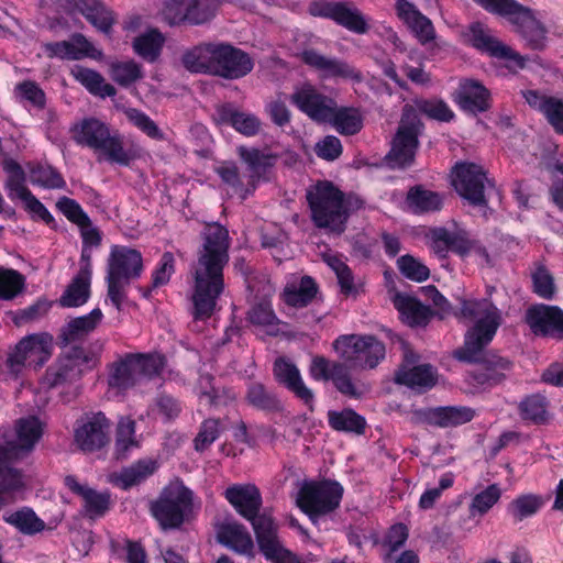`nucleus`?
<instances>
[{"mask_svg": "<svg viewBox=\"0 0 563 563\" xmlns=\"http://www.w3.org/2000/svg\"><path fill=\"white\" fill-rule=\"evenodd\" d=\"M164 367V357L158 354H126L111 365L108 384L110 387L125 390L159 375Z\"/></svg>", "mask_w": 563, "mask_h": 563, "instance_id": "6", "label": "nucleus"}, {"mask_svg": "<svg viewBox=\"0 0 563 563\" xmlns=\"http://www.w3.org/2000/svg\"><path fill=\"white\" fill-rule=\"evenodd\" d=\"M164 37L157 30H151L133 41V48L137 55L148 62H154L159 56Z\"/></svg>", "mask_w": 563, "mask_h": 563, "instance_id": "51", "label": "nucleus"}, {"mask_svg": "<svg viewBox=\"0 0 563 563\" xmlns=\"http://www.w3.org/2000/svg\"><path fill=\"white\" fill-rule=\"evenodd\" d=\"M124 113L131 123H133L150 137L156 140L163 137V133L158 129L157 124L144 112L135 108H129L124 111Z\"/></svg>", "mask_w": 563, "mask_h": 563, "instance_id": "63", "label": "nucleus"}, {"mask_svg": "<svg viewBox=\"0 0 563 563\" xmlns=\"http://www.w3.org/2000/svg\"><path fill=\"white\" fill-rule=\"evenodd\" d=\"M143 77L139 64L133 60L112 64L111 78L120 86L128 87Z\"/></svg>", "mask_w": 563, "mask_h": 563, "instance_id": "60", "label": "nucleus"}, {"mask_svg": "<svg viewBox=\"0 0 563 563\" xmlns=\"http://www.w3.org/2000/svg\"><path fill=\"white\" fill-rule=\"evenodd\" d=\"M261 552L275 563H301L290 551L284 548L278 537V526L267 514H260L250 520Z\"/></svg>", "mask_w": 563, "mask_h": 563, "instance_id": "13", "label": "nucleus"}, {"mask_svg": "<svg viewBox=\"0 0 563 563\" xmlns=\"http://www.w3.org/2000/svg\"><path fill=\"white\" fill-rule=\"evenodd\" d=\"M418 108L423 114L433 120L449 122L454 118V113L446 102L440 99L423 100L418 103Z\"/></svg>", "mask_w": 563, "mask_h": 563, "instance_id": "64", "label": "nucleus"}, {"mask_svg": "<svg viewBox=\"0 0 563 563\" xmlns=\"http://www.w3.org/2000/svg\"><path fill=\"white\" fill-rule=\"evenodd\" d=\"M221 431L220 419H206L201 423L200 430L194 440L195 449L200 452L205 451L219 438Z\"/></svg>", "mask_w": 563, "mask_h": 563, "instance_id": "61", "label": "nucleus"}, {"mask_svg": "<svg viewBox=\"0 0 563 563\" xmlns=\"http://www.w3.org/2000/svg\"><path fill=\"white\" fill-rule=\"evenodd\" d=\"M136 423L131 417H121L115 429L114 456L125 460L130 453L140 446V438L135 432Z\"/></svg>", "mask_w": 563, "mask_h": 563, "instance_id": "36", "label": "nucleus"}, {"mask_svg": "<svg viewBox=\"0 0 563 563\" xmlns=\"http://www.w3.org/2000/svg\"><path fill=\"white\" fill-rule=\"evenodd\" d=\"M533 290L537 295L544 299H551L555 292L554 278L543 262L533 263L531 271Z\"/></svg>", "mask_w": 563, "mask_h": 563, "instance_id": "55", "label": "nucleus"}, {"mask_svg": "<svg viewBox=\"0 0 563 563\" xmlns=\"http://www.w3.org/2000/svg\"><path fill=\"white\" fill-rule=\"evenodd\" d=\"M195 3V0H166L162 11L163 18L169 25L189 23V8Z\"/></svg>", "mask_w": 563, "mask_h": 563, "instance_id": "57", "label": "nucleus"}, {"mask_svg": "<svg viewBox=\"0 0 563 563\" xmlns=\"http://www.w3.org/2000/svg\"><path fill=\"white\" fill-rule=\"evenodd\" d=\"M399 272L408 279L421 283L429 278L430 269L412 255L406 254L397 260Z\"/></svg>", "mask_w": 563, "mask_h": 563, "instance_id": "59", "label": "nucleus"}, {"mask_svg": "<svg viewBox=\"0 0 563 563\" xmlns=\"http://www.w3.org/2000/svg\"><path fill=\"white\" fill-rule=\"evenodd\" d=\"M393 302L399 311L401 320L410 327H426L433 316L429 307L406 294H395Z\"/></svg>", "mask_w": 563, "mask_h": 563, "instance_id": "34", "label": "nucleus"}, {"mask_svg": "<svg viewBox=\"0 0 563 563\" xmlns=\"http://www.w3.org/2000/svg\"><path fill=\"white\" fill-rule=\"evenodd\" d=\"M495 287L487 288L488 297L481 300H463L456 317L474 319L475 323L465 334V342L455 356L465 362L483 363V367L473 373L478 384L495 385L505 378V372L509 371L511 363L497 355H483V350L494 339L503 322L501 311L489 298Z\"/></svg>", "mask_w": 563, "mask_h": 563, "instance_id": "1", "label": "nucleus"}, {"mask_svg": "<svg viewBox=\"0 0 563 563\" xmlns=\"http://www.w3.org/2000/svg\"><path fill=\"white\" fill-rule=\"evenodd\" d=\"M329 122L342 135H354L363 128V118L354 108H335Z\"/></svg>", "mask_w": 563, "mask_h": 563, "instance_id": "50", "label": "nucleus"}, {"mask_svg": "<svg viewBox=\"0 0 563 563\" xmlns=\"http://www.w3.org/2000/svg\"><path fill=\"white\" fill-rule=\"evenodd\" d=\"M309 372L316 380H332L341 394L351 398H360L367 390L364 384L352 382L343 363H330L323 356L312 358Z\"/></svg>", "mask_w": 563, "mask_h": 563, "instance_id": "17", "label": "nucleus"}, {"mask_svg": "<svg viewBox=\"0 0 563 563\" xmlns=\"http://www.w3.org/2000/svg\"><path fill=\"white\" fill-rule=\"evenodd\" d=\"M90 279L89 277L85 278L80 274H77L60 297V306L78 307L84 305L89 298Z\"/></svg>", "mask_w": 563, "mask_h": 563, "instance_id": "52", "label": "nucleus"}, {"mask_svg": "<svg viewBox=\"0 0 563 563\" xmlns=\"http://www.w3.org/2000/svg\"><path fill=\"white\" fill-rule=\"evenodd\" d=\"M526 102L534 110L540 111L559 133L563 130V100L541 93L538 90H522Z\"/></svg>", "mask_w": 563, "mask_h": 563, "instance_id": "29", "label": "nucleus"}, {"mask_svg": "<svg viewBox=\"0 0 563 563\" xmlns=\"http://www.w3.org/2000/svg\"><path fill=\"white\" fill-rule=\"evenodd\" d=\"M43 434V423L34 416L21 418L16 422V440L9 446H0V467L15 470L13 460L29 454Z\"/></svg>", "mask_w": 563, "mask_h": 563, "instance_id": "14", "label": "nucleus"}, {"mask_svg": "<svg viewBox=\"0 0 563 563\" xmlns=\"http://www.w3.org/2000/svg\"><path fill=\"white\" fill-rule=\"evenodd\" d=\"M456 192L473 206H486V185L493 186L482 166L474 163H457L452 173Z\"/></svg>", "mask_w": 563, "mask_h": 563, "instance_id": "12", "label": "nucleus"}, {"mask_svg": "<svg viewBox=\"0 0 563 563\" xmlns=\"http://www.w3.org/2000/svg\"><path fill=\"white\" fill-rule=\"evenodd\" d=\"M53 338L47 333H35L20 340L8 354L5 366L9 374L18 378L26 366L40 367L52 355Z\"/></svg>", "mask_w": 563, "mask_h": 563, "instance_id": "9", "label": "nucleus"}, {"mask_svg": "<svg viewBox=\"0 0 563 563\" xmlns=\"http://www.w3.org/2000/svg\"><path fill=\"white\" fill-rule=\"evenodd\" d=\"M420 121H400L397 133L393 140L391 150L386 156L391 168H405L413 163L416 151L419 145L418 135Z\"/></svg>", "mask_w": 563, "mask_h": 563, "instance_id": "16", "label": "nucleus"}, {"mask_svg": "<svg viewBox=\"0 0 563 563\" xmlns=\"http://www.w3.org/2000/svg\"><path fill=\"white\" fill-rule=\"evenodd\" d=\"M156 470V463L151 460H140L129 467L123 468L115 476V484L128 489L145 481Z\"/></svg>", "mask_w": 563, "mask_h": 563, "instance_id": "47", "label": "nucleus"}, {"mask_svg": "<svg viewBox=\"0 0 563 563\" xmlns=\"http://www.w3.org/2000/svg\"><path fill=\"white\" fill-rule=\"evenodd\" d=\"M74 140L77 144L102 151L109 162L128 166L135 154L123 147L119 133H111L109 126L98 119H85L75 128Z\"/></svg>", "mask_w": 563, "mask_h": 563, "instance_id": "5", "label": "nucleus"}, {"mask_svg": "<svg viewBox=\"0 0 563 563\" xmlns=\"http://www.w3.org/2000/svg\"><path fill=\"white\" fill-rule=\"evenodd\" d=\"M66 486L75 494L79 495L84 501V514L90 519L104 516L110 508V494L108 492H97L87 485H81L74 476L65 478Z\"/></svg>", "mask_w": 563, "mask_h": 563, "instance_id": "28", "label": "nucleus"}, {"mask_svg": "<svg viewBox=\"0 0 563 563\" xmlns=\"http://www.w3.org/2000/svg\"><path fill=\"white\" fill-rule=\"evenodd\" d=\"M509 22L516 27V32L520 34L529 48L543 51L547 47V29L534 18L530 9L521 5Z\"/></svg>", "mask_w": 563, "mask_h": 563, "instance_id": "25", "label": "nucleus"}, {"mask_svg": "<svg viewBox=\"0 0 563 563\" xmlns=\"http://www.w3.org/2000/svg\"><path fill=\"white\" fill-rule=\"evenodd\" d=\"M343 488L336 482L305 483L297 497L298 507L312 520L335 510L342 499Z\"/></svg>", "mask_w": 563, "mask_h": 563, "instance_id": "10", "label": "nucleus"}, {"mask_svg": "<svg viewBox=\"0 0 563 563\" xmlns=\"http://www.w3.org/2000/svg\"><path fill=\"white\" fill-rule=\"evenodd\" d=\"M429 236L433 251L441 256H444L449 250L464 256L473 249V241L467 238L465 231L451 232L445 228H434Z\"/></svg>", "mask_w": 563, "mask_h": 563, "instance_id": "31", "label": "nucleus"}, {"mask_svg": "<svg viewBox=\"0 0 563 563\" xmlns=\"http://www.w3.org/2000/svg\"><path fill=\"white\" fill-rule=\"evenodd\" d=\"M453 100L464 112L473 115L490 109V93L476 79H462L453 93Z\"/></svg>", "mask_w": 563, "mask_h": 563, "instance_id": "24", "label": "nucleus"}, {"mask_svg": "<svg viewBox=\"0 0 563 563\" xmlns=\"http://www.w3.org/2000/svg\"><path fill=\"white\" fill-rule=\"evenodd\" d=\"M542 501L534 495H523L516 498L509 506L515 519L522 520L534 515L541 507Z\"/></svg>", "mask_w": 563, "mask_h": 563, "instance_id": "62", "label": "nucleus"}, {"mask_svg": "<svg viewBox=\"0 0 563 563\" xmlns=\"http://www.w3.org/2000/svg\"><path fill=\"white\" fill-rule=\"evenodd\" d=\"M238 154L246 164L253 181L255 179H260L271 167L275 165L278 158L276 154L271 152L246 146H239Z\"/></svg>", "mask_w": 563, "mask_h": 563, "instance_id": "39", "label": "nucleus"}, {"mask_svg": "<svg viewBox=\"0 0 563 563\" xmlns=\"http://www.w3.org/2000/svg\"><path fill=\"white\" fill-rule=\"evenodd\" d=\"M3 170L8 174L5 180V189L10 199H24L31 194L25 186L26 175L21 165L11 157H4L2 163Z\"/></svg>", "mask_w": 563, "mask_h": 563, "instance_id": "43", "label": "nucleus"}, {"mask_svg": "<svg viewBox=\"0 0 563 563\" xmlns=\"http://www.w3.org/2000/svg\"><path fill=\"white\" fill-rule=\"evenodd\" d=\"M228 501L235 510L246 520H252L260 515L262 506V496L255 485H233L225 489L224 493Z\"/></svg>", "mask_w": 563, "mask_h": 563, "instance_id": "27", "label": "nucleus"}, {"mask_svg": "<svg viewBox=\"0 0 563 563\" xmlns=\"http://www.w3.org/2000/svg\"><path fill=\"white\" fill-rule=\"evenodd\" d=\"M25 279L22 274L11 268H0V298L11 300L22 292Z\"/></svg>", "mask_w": 563, "mask_h": 563, "instance_id": "56", "label": "nucleus"}, {"mask_svg": "<svg viewBox=\"0 0 563 563\" xmlns=\"http://www.w3.org/2000/svg\"><path fill=\"white\" fill-rule=\"evenodd\" d=\"M245 399L250 406L261 411L268 413H279L284 411V404L279 397L258 382L249 385Z\"/></svg>", "mask_w": 563, "mask_h": 563, "instance_id": "38", "label": "nucleus"}, {"mask_svg": "<svg viewBox=\"0 0 563 563\" xmlns=\"http://www.w3.org/2000/svg\"><path fill=\"white\" fill-rule=\"evenodd\" d=\"M328 422L334 431L356 434H362L366 426L365 419L349 408L341 411H328Z\"/></svg>", "mask_w": 563, "mask_h": 563, "instance_id": "46", "label": "nucleus"}, {"mask_svg": "<svg viewBox=\"0 0 563 563\" xmlns=\"http://www.w3.org/2000/svg\"><path fill=\"white\" fill-rule=\"evenodd\" d=\"M201 236L202 245L192 265V313L196 320H206L212 316L217 300L224 290L223 268L229 263L231 244L229 231L219 223L207 224Z\"/></svg>", "mask_w": 563, "mask_h": 563, "instance_id": "2", "label": "nucleus"}, {"mask_svg": "<svg viewBox=\"0 0 563 563\" xmlns=\"http://www.w3.org/2000/svg\"><path fill=\"white\" fill-rule=\"evenodd\" d=\"M142 271L143 260L137 250L120 245L112 246L107 263L106 282L108 297L118 310L126 299L128 286L141 276Z\"/></svg>", "mask_w": 563, "mask_h": 563, "instance_id": "4", "label": "nucleus"}, {"mask_svg": "<svg viewBox=\"0 0 563 563\" xmlns=\"http://www.w3.org/2000/svg\"><path fill=\"white\" fill-rule=\"evenodd\" d=\"M30 180L33 185L47 189H63L66 187L60 173L52 166L36 165L30 168Z\"/></svg>", "mask_w": 563, "mask_h": 563, "instance_id": "54", "label": "nucleus"}, {"mask_svg": "<svg viewBox=\"0 0 563 563\" xmlns=\"http://www.w3.org/2000/svg\"><path fill=\"white\" fill-rule=\"evenodd\" d=\"M501 492L498 485H489L486 489L476 494L470 505L472 517L485 515L500 498Z\"/></svg>", "mask_w": 563, "mask_h": 563, "instance_id": "58", "label": "nucleus"}, {"mask_svg": "<svg viewBox=\"0 0 563 563\" xmlns=\"http://www.w3.org/2000/svg\"><path fill=\"white\" fill-rule=\"evenodd\" d=\"M519 411L523 420L543 423L547 420L548 401L542 395H530L519 404Z\"/></svg>", "mask_w": 563, "mask_h": 563, "instance_id": "53", "label": "nucleus"}, {"mask_svg": "<svg viewBox=\"0 0 563 563\" xmlns=\"http://www.w3.org/2000/svg\"><path fill=\"white\" fill-rule=\"evenodd\" d=\"M474 413V410L468 407H439L429 410L426 418L432 424L448 428L471 421Z\"/></svg>", "mask_w": 563, "mask_h": 563, "instance_id": "40", "label": "nucleus"}, {"mask_svg": "<svg viewBox=\"0 0 563 563\" xmlns=\"http://www.w3.org/2000/svg\"><path fill=\"white\" fill-rule=\"evenodd\" d=\"M213 43H203L187 49L181 56L183 66L190 73L212 75Z\"/></svg>", "mask_w": 563, "mask_h": 563, "instance_id": "41", "label": "nucleus"}, {"mask_svg": "<svg viewBox=\"0 0 563 563\" xmlns=\"http://www.w3.org/2000/svg\"><path fill=\"white\" fill-rule=\"evenodd\" d=\"M290 101L311 120L316 122H328L333 117L335 101L321 93L311 84H303L295 88Z\"/></svg>", "mask_w": 563, "mask_h": 563, "instance_id": "18", "label": "nucleus"}, {"mask_svg": "<svg viewBox=\"0 0 563 563\" xmlns=\"http://www.w3.org/2000/svg\"><path fill=\"white\" fill-rule=\"evenodd\" d=\"M397 16L415 33L418 41L424 45L435 38V31L429 18L408 0H396Z\"/></svg>", "mask_w": 563, "mask_h": 563, "instance_id": "26", "label": "nucleus"}, {"mask_svg": "<svg viewBox=\"0 0 563 563\" xmlns=\"http://www.w3.org/2000/svg\"><path fill=\"white\" fill-rule=\"evenodd\" d=\"M333 21L356 34H364L368 31L365 16L351 2L338 1Z\"/></svg>", "mask_w": 563, "mask_h": 563, "instance_id": "45", "label": "nucleus"}, {"mask_svg": "<svg viewBox=\"0 0 563 563\" xmlns=\"http://www.w3.org/2000/svg\"><path fill=\"white\" fill-rule=\"evenodd\" d=\"M396 383L406 385L411 389L426 390L432 388L437 383V372L429 364H421L412 367L402 365L395 377Z\"/></svg>", "mask_w": 563, "mask_h": 563, "instance_id": "35", "label": "nucleus"}, {"mask_svg": "<svg viewBox=\"0 0 563 563\" xmlns=\"http://www.w3.org/2000/svg\"><path fill=\"white\" fill-rule=\"evenodd\" d=\"M3 519L21 533L29 536L41 532L45 528L44 521L40 519L31 508H22L13 512H7Z\"/></svg>", "mask_w": 563, "mask_h": 563, "instance_id": "48", "label": "nucleus"}, {"mask_svg": "<svg viewBox=\"0 0 563 563\" xmlns=\"http://www.w3.org/2000/svg\"><path fill=\"white\" fill-rule=\"evenodd\" d=\"M408 208L416 214L439 211L443 205V197L422 185L411 187L406 196Z\"/></svg>", "mask_w": 563, "mask_h": 563, "instance_id": "37", "label": "nucleus"}, {"mask_svg": "<svg viewBox=\"0 0 563 563\" xmlns=\"http://www.w3.org/2000/svg\"><path fill=\"white\" fill-rule=\"evenodd\" d=\"M275 380L301 400L310 411L314 409V394L306 386L300 371L290 360L278 357L273 365Z\"/></svg>", "mask_w": 563, "mask_h": 563, "instance_id": "20", "label": "nucleus"}, {"mask_svg": "<svg viewBox=\"0 0 563 563\" xmlns=\"http://www.w3.org/2000/svg\"><path fill=\"white\" fill-rule=\"evenodd\" d=\"M90 361L89 354L82 346H71L60 355L45 372L42 385L45 388H56L73 385L84 373V366Z\"/></svg>", "mask_w": 563, "mask_h": 563, "instance_id": "11", "label": "nucleus"}, {"mask_svg": "<svg viewBox=\"0 0 563 563\" xmlns=\"http://www.w3.org/2000/svg\"><path fill=\"white\" fill-rule=\"evenodd\" d=\"M526 322L534 334L563 339V310L556 306L530 307L526 312Z\"/></svg>", "mask_w": 563, "mask_h": 563, "instance_id": "23", "label": "nucleus"}, {"mask_svg": "<svg viewBox=\"0 0 563 563\" xmlns=\"http://www.w3.org/2000/svg\"><path fill=\"white\" fill-rule=\"evenodd\" d=\"M301 59L306 65L320 73L323 78H341L360 82L362 74L349 63L335 57H329L316 49H305Z\"/></svg>", "mask_w": 563, "mask_h": 563, "instance_id": "21", "label": "nucleus"}, {"mask_svg": "<svg viewBox=\"0 0 563 563\" xmlns=\"http://www.w3.org/2000/svg\"><path fill=\"white\" fill-rule=\"evenodd\" d=\"M218 541L234 552L254 556V543L247 529L238 522L223 523L217 534Z\"/></svg>", "mask_w": 563, "mask_h": 563, "instance_id": "33", "label": "nucleus"}, {"mask_svg": "<svg viewBox=\"0 0 563 563\" xmlns=\"http://www.w3.org/2000/svg\"><path fill=\"white\" fill-rule=\"evenodd\" d=\"M318 294V285L310 276H303L299 284L287 285L283 291L284 301L295 308L308 306Z\"/></svg>", "mask_w": 563, "mask_h": 563, "instance_id": "42", "label": "nucleus"}, {"mask_svg": "<svg viewBox=\"0 0 563 563\" xmlns=\"http://www.w3.org/2000/svg\"><path fill=\"white\" fill-rule=\"evenodd\" d=\"M212 75L225 79H239L253 69V60L247 53L228 43H213Z\"/></svg>", "mask_w": 563, "mask_h": 563, "instance_id": "15", "label": "nucleus"}, {"mask_svg": "<svg viewBox=\"0 0 563 563\" xmlns=\"http://www.w3.org/2000/svg\"><path fill=\"white\" fill-rule=\"evenodd\" d=\"M102 319L100 309H93L89 314L71 319L62 328L59 339L65 346H79L86 336L92 332Z\"/></svg>", "mask_w": 563, "mask_h": 563, "instance_id": "32", "label": "nucleus"}, {"mask_svg": "<svg viewBox=\"0 0 563 563\" xmlns=\"http://www.w3.org/2000/svg\"><path fill=\"white\" fill-rule=\"evenodd\" d=\"M110 422L102 412L87 415L75 429V442L84 452H93L109 443Z\"/></svg>", "mask_w": 563, "mask_h": 563, "instance_id": "19", "label": "nucleus"}, {"mask_svg": "<svg viewBox=\"0 0 563 563\" xmlns=\"http://www.w3.org/2000/svg\"><path fill=\"white\" fill-rule=\"evenodd\" d=\"M470 43L478 51L492 57L514 60L519 67L525 66L523 58L510 46L499 41L484 24L476 22L470 26Z\"/></svg>", "mask_w": 563, "mask_h": 563, "instance_id": "22", "label": "nucleus"}, {"mask_svg": "<svg viewBox=\"0 0 563 563\" xmlns=\"http://www.w3.org/2000/svg\"><path fill=\"white\" fill-rule=\"evenodd\" d=\"M216 121L219 124H229L245 136H254L261 130V120L253 113L239 111L233 104L227 103L217 107Z\"/></svg>", "mask_w": 563, "mask_h": 563, "instance_id": "30", "label": "nucleus"}, {"mask_svg": "<svg viewBox=\"0 0 563 563\" xmlns=\"http://www.w3.org/2000/svg\"><path fill=\"white\" fill-rule=\"evenodd\" d=\"M192 492L181 482L166 486L151 504V514L164 530L179 528L192 511Z\"/></svg>", "mask_w": 563, "mask_h": 563, "instance_id": "7", "label": "nucleus"}, {"mask_svg": "<svg viewBox=\"0 0 563 563\" xmlns=\"http://www.w3.org/2000/svg\"><path fill=\"white\" fill-rule=\"evenodd\" d=\"M306 198L311 220L317 228L329 229L341 234L350 214L363 207L357 196H345L331 181L322 180L307 189Z\"/></svg>", "mask_w": 563, "mask_h": 563, "instance_id": "3", "label": "nucleus"}, {"mask_svg": "<svg viewBox=\"0 0 563 563\" xmlns=\"http://www.w3.org/2000/svg\"><path fill=\"white\" fill-rule=\"evenodd\" d=\"M333 347L346 371L374 368L385 356L384 343L374 335H341L334 341Z\"/></svg>", "mask_w": 563, "mask_h": 563, "instance_id": "8", "label": "nucleus"}, {"mask_svg": "<svg viewBox=\"0 0 563 563\" xmlns=\"http://www.w3.org/2000/svg\"><path fill=\"white\" fill-rule=\"evenodd\" d=\"M80 13L103 34H109L117 22L115 15L101 0H88Z\"/></svg>", "mask_w": 563, "mask_h": 563, "instance_id": "44", "label": "nucleus"}, {"mask_svg": "<svg viewBox=\"0 0 563 563\" xmlns=\"http://www.w3.org/2000/svg\"><path fill=\"white\" fill-rule=\"evenodd\" d=\"M74 76L92 95L104 98L113 97L117 92L115 88L107 84L104 78L96 70L78 67L74 71Z\"/></svg>", "mask_w": 563, "mask_h": 563, "instance_id": "49", "label": "nucleus"}]
</instances>
